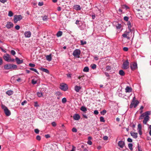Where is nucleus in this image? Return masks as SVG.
Masks as SVG:
<instances>
[{"instance_id":"obj_1","label":"nucleus","mask_w":151,"mask_h":151,"mask_svg":"<svg viewBox=\"0 0 151 151\" xmlns=\"http://www.w3.org/2000/svg\"><path fill=\"white\" fill-rule=\"evenodd\" d=\"M151 111H147L144 113L142 114L139 117V119H142L144 118V119L143 121V123L145 124H146L148 121L150 119V117L149 115L151 114Z\"/></svg>"},{"instance_id":"obj_2","label":"nucleus","mask_w":151,"mask_h":151,"mask_svg":"<svg viewBox=\"0 0 151 151\" xmlns=\"http://www.w3.org/2000/svg\"><path fill=\"white\" fill-rule=\"evenodd\" d=\"M139 103V101L138 100H136L135 97H134L129 106L130 108H132L133 107L134 108H136Z\"/></svg>"},{"instance_id":"obj_3","label":"nucleus","mask_w":151,"mask_h":151,"mask_svg":"<svg viewBox=\"0 0 151 151\" xmlns=\"http://www.w3.org/2000/svg\"><path fill=\"white\" fill-rule=\"evenodd\" d=\"M17 68V65L14 64H6L4 66V68L5 70L15 69Z\"/></svg>"},{"instance_id":"obj_4","label":"nucleus","mask_w":151,"mask_h":151,"mask_svg":"<svg viewBox=\"0 0 151 151\" xmlns=\"http://www.w3.org/2000/svg\"><path fill=\"white\" fill-rule=\"evenodd\" d=\"M1 108L3 109L4 113L6 116H9L11 115L10 111L6 106L4 105H2L1 106Z\"/></svg>"},{"instance_id":"obj_5","label":"nucleus","mask_w":151,"mask_h":151,"mask_svg":"<svg viewBox=\"0 0 151 151\" xmlns=\"http://www.w3.org/2000/svg\"><path fill=\"white\" fill-rule=\"evenodd\" d=\"M22 19V17L21 15H16L14 16V20L15 23H16Z\"/></svg>"},{"instance_id":"obj_6","label":"nucleus","mask_w":151,"mask_h":151,"mask_svg":"<svg viewBox=\"0 0 151 151\" xmlns=\"http://www.w3.org/2000/svg\"><path fill=\"white\" fill-rule=\"evenodd\" d=\"M81 53V51L79 49H76L73 51V55L77 58H79Z\"/></svg>"},{"instance_id":"obj_7","label":"nucleus","mask_w":151,"mask_h":151,"mask_svg":"<svg viewBox=\"0 0 151 151\" xmlns=\"http://www.w3.org/2000/svg\"><path fill=\"white\" fill-rule=\"evenodd\" d=\"M60 88L61 89L64 91H67L68 89V87L67 85L64 83L61 84Z\"/></svg>"},{"instance_id":"obj_8","label":"nucleus","mask_w":151,"mask_h":151,"mask_svg":"<svg viewBox=\"0 0 151 151\" xmlns=\"http://www.w3.org/2000/svg\"><path fill=\"white\" fill-rule=\"evenodd\" d=\"M129 63L127 60L123 63L122 68L124 69H127L129 68Z\"/></svg>"},{"instance_id":"obj_9","label":"nucleus","mask_w":151,"mask_h":151,"mask_svg":"<svg viewBox=\"0 0 151 151\" xmlns=\"http://www.w3.org/2000/svg\"><path fill=\"white\" fill-rule=\"evenodd\" d=\"M132 32H130L129 30L128 31H127L125 32L122 35V36L123 37L127 38V39H130V37L129 36V34L130 32L132 33Z\"/></svg>"},{"instance_id":"obj_10","label":"nucleus","mask_w":151,"mask_h":151,"mask_svg":"<svg viewBox=\"0 0 151 151\" xmlns=\"http://www.w3.org/2000/svg\"><path fill=\"white\" fill-rule=\"evenodd\" d=\"M139 1H141L139 3V4H137V7H138L139 6V5H141V3H142V4L143 3H145L147 1V0H139ZM137 1H135L133 4V5L134 6H135L137 7V6H136L137 4Z\"/></svg>"},{"instance_id":"obj_11","label":"nucleus","mask_w":151,"mask_h":151,"mask_svg":"<svg viewBox=\"0 0 151 151\" xmlns=\"http://www.w3.org/2000/svg\"><path fill=\"white\" fill-rule=\"evenodd\" d=\"M130 68L133 70L136 69L137 68V63H132L130 65Z\"/></svg>"},{"instance_id":"obj_12","label":"nucleus","mask_w":151,"mask_h":151,"mask_svg":"<svg viewBox=\"0 0 151 151\" xmlns=\"http://www.w3.org/2000/svg\"><path fill=\"white\" fill-rule=\"evenodd\" d=\"M3 58L5 60L7 61H9L11 60L10 56L8 54H6L5 55H4Z\"/></svg>"},{"instance_id":"obj_13","label":"nucleus","mask_w":151,"mask_h":151,"mask_svg":"<svg viewBox=\"0 0 151 151\" xmlns=\"http://www.w3.org/2000/svg\"><path fill=\"white\" fill-rule=\"evenodd\" d=\"M24 35L26 38H29L31 36V33L29 31H27L24 32Z\"/></svg>"},{"instance_id":"obj_14","label":"nucleus","mask_w":151,"mask_h":151,"mask_svg":"<svg viewBox=\"0 0 151 151\" xmlns=\"http://www.w3.org/2000/svg\"><path fill=\"white\" fill-rule=\"evenodd\" d=\"M118 146L121 148H123L125 145L124 142L122 141H120L118 143Z\"/></svg>"},{"instance_id":"obj_15","label":"nucleus","mask_w":151,"mask_h":151,"mask_svg":"<svg viewBox=\"0 0 151 151\" xmlns=\"http://www.w3.org/2000/svg\"><path fill=\"white\" fill-rule=\"evenodd\" d=\"M13 26V24L11 22H7V24L6 25V27L8 29H9L12 27Z\"/></svg>"},{"instance_id":"obj_16","label":"nucleus","mask_w":151,"mask_h":151,"mask_svg":"<svg viewBox=\"0 0 151 151\" xmlns=\"http://www.w3.org/2000/svg\"><path fill=\"white\" fill-rule=\"evenodd\" d=\"M131 135L133 137V138L136 139L137 137V133H135L133 132H130Z\"/></svg>"},{"instance_id":"obj_17","label":"nucleus","mask_w":151,"mask_h":151,"mask_svg":"<svg viewBox=\"0 0 151 151\" xmlns=\"http://www.w3.org/2000/svg\"><path fill=\"white\" fill-rule=\"evenodd\" d=\"M141 14H140L139 12L137 13L136 14V16H137L139 19H141L142 18V15H143V12L142 11H141L140 12Z\"/></svg>"},{"instance_id":"obj_18","label":"nucleus","mask_w":151,"mask_h":151,"mask_svg":"<svg viewBox=\"0 0 151 151\" xmlns=\"http://www.w3.org/2000/svg\"><path fill=\"white\" fill-rule=\"evenodd\" d=\"M74 120H78L80 119V116L78 114H75L73 116Z\"/></svg>"},{"instance_id":"obj_19","label":"nucleus","mask_w":151,"mask_h":151,"mask_svg":"<svg viewBox=\"0 0 151 151\" xmlns=\"http://www.w3.org/2000/svg\"><path fill=\"white\" fill-rule=\"evenodd\" d=\"M81 87L76 85L74 87V90L77 92L79 91L80 90L81 88Z\"/></svg>"},{"instance_id":"obj_20","label":"nucleus","mask_w":151,"mask_h":151,"mask_svg":"<svg viewBox=\"0 0 151 151\" xmlns=\"http://www.w3.org/2000/svg\"><path fill=\"white\" fill-rule=\"evenodd\" d=\"M125 92L126 93H129L132 91V89L131 87L127 86L125 88Z\"/></svg>"},{"instance_id":"obj_21","label":"nucleus","mask_w":151,"mask_h":151,"mask_svg":"<svg viewBox=\"0 0 151 151\" xmlns=\"http://www.w3.org/2000/svg\"><path fill=\"white\" fill-rule=\"evenodd\" d=\"M73 7L74 9L76 10H80L81 9L80 6L78 5H74Z\"/></svg>"},{"instance_id":"obj_22","label":"nucleus","mask_w":151,"mask_h":151,"mask_svg":"<svg viewBox=\"0 0 151 151\" xmlns=\"http://www.w3.org/2000/svg\"><path fill=\"white\" fill-rule=\"evenodd\" d=\"M15 60L17 62V63L18 64H21L23 62V61L22 60H20L18 58H16L15 59Z\"/></svg>"},{"instance_id":"obj_23","label":"nucleus","mask_w":151,"mask_h":151,"mask_svg":"<svg viewBox=\"0 0 151 151\" xmlns=\"http://www.w3.org/2000/svg\"><path fill=\"white\" fill-rule=\"evenodd\" d=\"M127 25L128 26V28L129 30H130V32H132V29H131L132 26L131 23L129 21L127 22Z\"/></svg>"},{"instance_id":"obj_24","label":"nucleus","mask_w":151,"mask_h":151,"mask_svg":"<svg viewBox=\"0 0 151 151\" xmlns=\"http://www.w3.org/2000/svg\"><path fill=\"white\" fill-rule=\"evenodd\" d=\"M46 58L47 60L49 61H50L52 60L51 55L50 54L49 55H47L46 56Z\"/></svg>"},{"instance_id":"obj_25","label":"nucleus","mask_w":151,"mask_h":151,"mask_svg":"<svg viewBox=\"0 0 151 151\" xmlns=\"http://www.w3.org/2000/svg\"><path fill=\"white\" fill-rule=\"evenodd\" d=\"M40 69L46 73H49V71L47 69L41 68H40Z\"/></svg>"},{"instance_id":"obj_26","label":"nucleus","mask_w":151,"mask_h":151,"mask_svg":"<svg viewBox=\"0 0 151 151\" xmlns=\"http://www.w3.org/2000/svg\"><path fill=\"white\" fill-rule=\"evenodd\" d=\"M6 93L9 96L12 95L13 93V91L11 90L8 91L6 92Z\"/></svg>"},{"instance_id":"obj_27","label":"nucleus","mask_w":151,"mask_h":151,"mask_svg":"<svg viewBox=\"0 0 151 151\" xmlns=\"http://www.w3.org/2000/svg\"><path fill=\"white\" fill-rule=\"evenodd\" d=\"M37 96L39 97H40L43 96V94L41 92H38L37 93Z\"/></svg>"},{"instance_id":"obj_28","label":"nucleus","mask_w":151,"mask_h":151,"mask_svg":"<svg viewBox=\"0 0 151 151\" xmlns=\"http://www.w3.org/2000/svg\"><path fill=\"white\" fill-rule=\"evenodd\" d=\"M119 74L122 76H123L125 74L124 72L122 70H120L119 72Z\"/></svg>"},{"instance_id":"obj_29","label":"nucleus","mask_w":151,"mask_h":151,"mask_svg":"<svg viewBox=\"0 0 151 151\" xmlns=\"http://www.w3.org/2000/svg\"><path fill=\"white\" fill-rule=\"evenodd\" d=\"M62 35V32L61 31H59L57 34V36L58 37H60Z\"/></svg>"},{"instance_id":"obj_30","label":"nucleus","mask_w":151,"mask_h":151,"mask_svg":"<svg viewBox=\"0 0 151 151\" xmlns=\"http://www.w3.org/2000/svg\"><path fill=\"white\" fill-rule=\"evenodd\" d=\"M89 70V69L88 67H84L83 69V71L85 72H88Z\"/></svg>"},{"instance_id":"obj_31","label":"nucleus","mask_w":151,"mask_h":151,"mask_svg":"<svg viewBox=\"0 0 151 151\" xmlns=\"http://www.w3.org/2000/svg\"><path fill=\"white\" fill-rule=\"evenodd\" d=\"M81 110L83 111H87L86 108L84 106H82L81 107Z\"/></svg>"},{"instance_id":"obj_32","label":"nucleus","mask_w":151,"mask_h":151,"mask_svg":"<svg viewBox=\"0 0 151 151\" xmlns=\"http://www.w3.org/2000/svg\"><path fill=\"white\" fill-rule=\"evenodd\" d=\"M128 147L131 150H133L132 146L133 145L132 143H129L128 144Z\"/></svg>"},{"instance_id":"obj_33","label":"nucleus","mask_w":151,"mask_h":151,"mask_svg":"<svg viewBox=\"0 0 151 151\" xmlns=\"http://www.w3.org/2000/svg\"><path fill=\"white\" fill-rule=\"evenodd\" d=\"M29 69L33 71L36 72V73H37V74H39V73L38 72V71H37L36 69L34 68H29Z\"/></svg>"},{"instance_id":"obj_34","label":"nucleus","mask_w":151,"mask_h":151,"mask_svg":"<svg viewBox=\"0 0 151 151\" xmlns=\"http://www.w3.org/2000/svg\"><path fill=\"white\" fill-rule=\"evenodd\" d=\"M91 66L92 68L93 69H96V65L95 64H92L91 65Z\"/></svg>"},{"instance_id":"obj_35","label":"nucleus","mask_w":151,"mask_h":151,"mask_svg":"<svg viewBox=\"0 0 151 151\" xmlns=\"http://www.w3.org/2000/svg\"><path fill=\"white\" fill-rule=\"evenodd\" d=\"M66 101H67V100H66V98H64L62 99V103L64 104L66 102Z\"/></svg>"},{"instance_id":"obj_36","label":"nucleus","mask_w":151,"mask_h":151,"mask_svg":"<svg viewBox=\"0 0 151 151\" xmlns=\"http://www.w3.org/2000/svg\"><path fill=\"white\" fill-rule=\"evenodd\" d=\"M81 44L82 45H83L86 44V42L85 41H83L82 40H81Z\"/></svg>"},{"instance_id":"obj_37","label":"nucleus","mask_w":151,"mask_h":151,"mask_svg":"<svg viewBox=\"0 0 151 151\" xmlns=\"http://www.w3.org/2000/svg\"><path fill=\"white\" fill-rule=\"evenodd\" d=\"M100 121L101 122H105V120L104 118L103 117L101 116L100 118Z\"/></svg>"},{"instance_id":"obj_38","label":"nucleus","mask_w":151,"mask_h":151,"mask_svg":"<svg viewBox=\"0 0 151 151\" xmlns=\"http://www.w3.org/2000/svg\"><path fill=\"white\" fill-rule=\"evenodd\" d=\"M8 15L9 17H12L13 15V13L12 11H10L9 12Z\"/></svg>"},{"instance_id":"obj_39","label":"nucleus","mask_w":151,"mask_h":151,"mask_svg":"<svg viewBox=\"0 0 151 151\" xmlns=\"http://www.w3.org/2000/svg\"><path fill=\"white\" fill-rule=\"evenodd\" d=\"M34 103V106L36 107H37L39 106V105L38 104V102L37 101H35Z\"/></svg>"},{"instance_id":"obj_40","label":"nucleus","mask_w":151,"mask_h":151,"mask_svg":"<svg viewBox=\"0 0 151 151\" xmlns=\"http://www.w3.org/2000/svg\"><path fill=\"white\" fill-rule=\"evenodd\" d=\"M84 76L83 75L82 76H79L78 77V78L81 81L83 79V78L84 77Z\"/></svg>"},{"instance_id":"obj_41","label":"nucleus","mask_w":151,"mask_h":151,"mask_svg":"<svg viewBox=\"0 0 151 151\" xmlns=\"http://www.w3.org/2000/svg\"><path fill=\"white\" fill-rule=\"evenodd\" d=\"M122 27V25L120 24H118V25L116 26L117 29H120Z\"/></svg>"},{"instance_id":"obj_42","label":"nucleus","mask_w":151,"mask_h":151,"mask_svg":"<svg viewBox=\"0 0 151 151\" xmlns=\"http://www.w3.org/2000/svg\"><path fill=\"white\" fill-rule=\"evenodd\" d=\"M106 112V111L105 110H104L102 111L101 112V113L102 115H104L105 114V113Z\"/></svg>"},{"instance_id":"obj_43","label":"nucleus","mask_w":151,"mask_h":151,"mask_svg":"<svg viewBox=\"0 0 151 151\" xmlns=\"http://www.w3.org/2000/svg\"><path fill=\"white\" fill-rule=\"evenodd\" d=\"M142 126L141 124H139L138 125V130H141Z\"/></svg>"},{"instance_id":"obj_44","label":"nucleus","mask_w":151,"mask_h":151,"mask_svg":"<svg viewBox=\"0 0 151 151\" xmlns=\"http://www.w3.org/2000/svg\"><path fill=\"white\" fill-rule=\"evenodd\" d=\"M36 138V139L38 141H40L41 139V137L39 135L37 136Z\"/></svg>"},{"instance_id":"obj_45","label":"nucleus","mask_w":151,"mask_h":151,"mask_svg":"<svg viewBox=\"0 0 151 151\" xmlns=\"http://www.w3.org/2000/svg\"><path fill=\"white\" fill-rule=\"evenodd\" d=\"M47 16H45L42 17V19L44 21H45L47 19Z\"/></svg>"},{"instance_id":"obj_46","label":"nucleus","mask_w":151,"mask_h":151,"mask_svg":"<svg viewBox=\"0 0 151 151\" xmlns=\"http://www.w3.org/2000/svg\"><path fill=\"white\" fill-rule=\"evenodd\" d=\"M72 131L73 132H77V130L75 128H73L72 129Z\"/></svg>"},{"instance_id":"obj_47","label":"nucleus","mask_w":151,"mask_h":151,"mask_svg":"<svg viewBox=\"0 0 151 151\" xmlns=\"http://www.w3.org/2000/svg\"><path fill=\"white\" fill-rule=\"evenodd\" d=\"M39 132V130L37 129H35V132L36 134H38Z\"/></svg>"},{"instance_id":"obj_48","label":"nucleus","mask_w":151,"mask_h":151,"mask_svg":"<svg viewBox=\"0 0 151 151\" xmlns=\"http://www.w3.org/2000/svg\"><path fill=\"white\" fill-rule=\"evenodd\" d=\"M11 53L13 55H14L16 54L14 50H12L11 51Z\"/></svg>"},{"instance_id":"obj_49","label":"nucleus","mask_w":151,"mask_h":151,"mask_svg":"<svg viewBox=\"0 0 151 151\" xmlns=\"http://www.w3.org/2000/svg\"><path fill=\"white\" fill-rule=\"evenodd\" d=\"M20 27L19 25H17L15 27V28L17 30H18L19 29Z\"/></svg>"},{"instance_id":"obj_50","label":"nucleus","mask_w":151,"mask_h":151,"mask_svg":"<svg viewBox=\"0 0 151 151\" xmlns=\"http://www.w3.org/2000/svg\"><path fill=\"white\" fill-rule=\"evenodd\" d=\"M111 69V67L109 66H108L106 67V70L107 71L110 70Z\"/></svg>"},{"instance_id":"obj_51","label":"nucleus","mask_w":151,"mask_h":151,"mask_svg":"<svg viewBox=\"0 0 151 151\" xmlns=\"http://www.w3.org/2000/svg\"><path fill=\"white\" fill-rule=\"evenodd\" d=\"M103 139L105 140H108V137L107 136H105L103 137Z\"/></svg>"},{"instance_id":"obj_52","label":"nucleus","mask_w":151,"mask_h":151,"mask_svg":"<svg viewBox=\"0 0 151 151\" xmlns=\"http://www.w3.org/2000/svg\"><path fill=\"white\" fill-rule=\"evenodd\" d=\"M127 141L128 142H132V139L130 138H129L127 139Z\"/></svg>"},{"instance_id":"obj_53","label":"nucleus","mask_w":151,"mask_h":151,"mask_svg":"<svg viewBox=\"0 0 151 151\" xmlns=\"http://www.w3.org/2000/svg\"><path fill=\"white\" fill-rule=\"evenodd\" d=\"M87 144L90 145H92V142L91 140H88L87 142Z\"/></svg>"},{"instance_id":"obj_54","label":"nucleus","mask_w":151,"mask_h":151,"mask_svg":"<svg viewBox=\"0 0 151 151\" xmlns=\"http://www.w3.org/2000/svg\"><path fill=\"white\" fill-rule=\"evenodd\" d=\"M124 19L125 21H128V19H129V18L125 16L124 17Z\"/></svg>"},{"instance_id":"obj_55","label":"nucleus","mask_w":151,"mask_h":151,"mask_svg":"<svg viewBox=\"0 0 151 151\" xmlns=\"http://www.w3.org/2000/svg\"><path fill=\"white\" fill-rule=\"evenodd\" d=\"M29 66L32 67H34L35 66V65L34 64L32 63H29Z\"/></svg>"},{"instance_id":"obj_56","label":"nucleus","mask_w":151,"mask_h":151,"mask_svg":"<svg viewBox=\"0 0 151 151\" xmlns=\"http://www.w3.org/2000/svg\"><path fill=\"white\" fill-rule=\"evenodd\" d=\"M32 84H35L37 83L36 81L34 79H33L32 80Z\"/></svg>"},{"instance_id":"obj_57","label":"nucleus","mask_w":151,"mask_h":151,"mask_svg":"<svg viewBox=\"0 0 151 151\" xmlns=\"http://www.w3.org/2000/svg\"><path fill=\"white\" fill-rule=\"evenodd\" d=\"M27 103V101L26 100H24L23 102H22L21 103V105L22 106H23L25 104Z\"/></svg>"},{"instance_id":"obj_58","label":"nucleus","mask_w":151,"mask_h":151,"mask_svg":"<svg viewBox=\"0 0 151 151\" xmlns=\"http://www.w3.org/2000/svg\"><path fill=\"white\" fill-rule=\"evenodd\" d=\"M144 108V107H143L142 106H141L140 108V109L141 110L140 112V113L141 114L143 112V110H142V109H143Z\"/></svg>"},{"instance_id":"obj_59","label":"nucleus","mask_w":151,"mask_h":151,"mask_svg":"<svg viewBox=\"0 0 151 151\" xmlns=\"http://www.w3.org/2000/svg\"><path fill=\"white\" fill-rule=\"evenodd\" d=\"M52 124L53 127H55L56 125V123L54 122H52Z\"/></svg>"},{"instance_id":"obj_60","label":"nucleus","mask_w":151,"mask_h":151,"mask_svg":"<svg viewBox=\"0 0 151 151\" xmlns=\"http://www.w3.org/2000/svg\"><path fill=\"white\" fill-rule=\"evenodd\" d=\"M123 50L125 51H127L128 50V48L127 47H125L123 48Z\"/></svg>"},{"instance_id":"obj_61","label":"nucleus","mask_w":151,"mask_h":151,"mask_svg":"<svg viewBox=\"0 0 151 151\" xmlns=\"http://www.w3.org/2000/svg\"><path fill=\"white\" fill-rule=\"evenodd\" d=\"M94 114L96 115H97L99 114V112L97 110H95L94 111Z\"/></svg>"},{"instance_id":"obj_62","label":"nucleus","mask_w":151,"mask_h":151,"mask_svg":"<svg viewBox=\"0 0 151 151\" xmlns=\"http://www.w3.org/2000/svg\"><path fill=\"white\" fill-rule=\"evenodd\" d=\"M43 3L42 2H39L38 5L39 6H41L43 5Z\"/></svg>"},{"instance_id":"obj_63","label":"nucleus","mask_w":151,"mask_h":151,"mask_svg":"<svg viewBox=\"0 0 151 151\" xmlns=\"http://www.w3.org/2000/svg\"><path fill=\"white\" fill-rule=\"evenodd\" d=\"M45 137L46 138H48L50 137V135H49L48 134H46V135H45Z\"/></svg>"},{"instance_id":"obj_64","label":"nucleus","mask_w":151,"mask_h":151,"mask_svg":"<svg viewBox=\"0 0 151 151\" xmlns=\"http://www.w3.org/2000/svg\"><path fill=\"white\" fill-rule=\"evenodd\" d=\"M123 7L125 8L126 9H127L129 8L126 5H124L123 6Z\"/></svg>"}]
</instances>
